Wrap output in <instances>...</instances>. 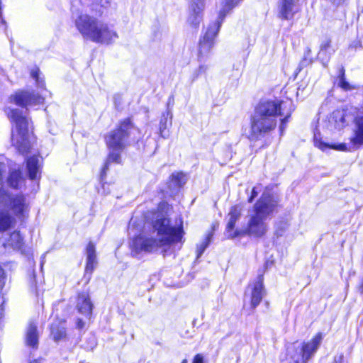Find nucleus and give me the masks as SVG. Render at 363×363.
Wrapping results in <instances>:
<instances>
[{
	"mask_svg": "<svg viewBox=\"0 0 363 363\" xmlns=\"http://www.w3.org/2000/svg\"><path fill=\"white\" fill-rule=\"evenodd\" d=\"M354 135L350 139L351 145L349 147L345 143L330 144L323 140L319 133L314 134V145L320 150L325 151L328 149H333L337 151H351L353 148H357L363 145V112L358 113L354 118Z\"/></svg>",
	"mask_w": 363,
	"mask_h": 363,
	"instance_id": "6e6552de",
	"label": "nucleus"
},
{
	"mask_svg": "<svg viewBox=\"0 0 363 363\" xmlns=\"http://www.w3.org/2000/svg\"><path fill=\"white\" fill-rule=\"evenodd\" d=\"M186 177L183 173H175L172 174L170 186H174V188L178 189L185 184Z\"/></svg>",
	"mask_w": 363,
	"mask_h": 363,
	"instance_id": "5701e85b",
	"label": "nucleus"
},
{
	"mask_svg": "<svg viewBox=\"0 0 363 363\" xmlns=\"http://www.w3.org/2000/svg\"><path fill=\"white\" fill-rule=\"evenodd\" d=\"M334 363H343V356L340 355L337 357H335Z\"/></svg>",
	"mask_w": 363,
	"mask_h": 363,
	"instance_id": "2f4dec72",
	"label": "nucleus"
},
{
	"mask_svg": "<svg viewBox=\"0 0 363 363\" xmlns=\"http://www.w3.org/2000/svg\"><path fill=\"white\" fill-rule=\"evenodd\" d=\"M26 342L28 346L33 347L37 346L38 345V337L37 333V327L33 323H30L27 329Z\"/></svg>",
	"mask_w": 363,
	"mask_h": 363,
	"instance_id": "aec40b11",
	"label": "nucleus"
},
{
	"mask_svg": "<svg viewBox=\"0 0 363 363\" xmlns=\"http://www.w3.org/2000/svg\"><path fill=\"white\" fill-rule=\"evenodd\" d=\"M11 100L18 106H27L42 104L44 99L38 94L21 91L12 96Z\"/></svg>",
	"mask_w": 363,
	"mask_h": 363,
	"instance_id": "9d476101",
	"label": "nucleus"
},
{
	"mask_svg": "<svg viewBox=\"0 0 363 363\" xmlns=\"http://www.w3.org/2000/svg\"><path fill=\"white\" fill-rule=\"evenodd\" d=\"M75 25L83 38L95 43L109 44L118 38L117 33L108 24L87 14L80 15Z\"/></svg>",
	"mask_w": 363,
	"mask_h": 363,
	"instance_id": "20e7f679",
	"label": "nucleus"
},
{
	"mask_svg": "<svg viewBox=\"0 0 363 363\" xmlns=\"http://www.w3.org/2000/svg\"><path fill=\"white\" fill-rule=\"evenodd\" d=\"M211 236L208 235L206 239L197 245L196 253L197 258H199L205 251L210 242Z\"/></svg>",
	"mask_w": 363,
	"mask_h": 363,
	"instance_id": "393cba45",
	"label": "nucleus"
},
{
	"mask_svg": "<svg viewBox=\"0 0 363 363\" xmlns=\"http://www.w3.org/2000/svg\"><path fill=\"white\" fill-rule=\"evenodd\" d=\"M86 325L85 321L82 318H77L76 320V325L78 329H82L84 328Z\"/></svg>",
	"mask_w": 363,
	"mask_h": 363,
	"instance_id": "c756f323",
	"label": "nucleus"
},
{
	"mask_svg": "<svg viewBox=\"0 0 363 363\" xmlns=\"http://www.w3.org/2000/svg\"><path fill=\"white\" fill-rule=\"evenodd\" d=\"M2 243L6 249L20 250L23 241L19 232L14 230L3 238Z\"/></svg>",
	"mask_w": 363,
	"mask_h": 363,
	"instance_id": "dca6fc26",
	"label": "nucleus"
},
{
	"mask_svg": "<svg viewBox=\"0 0 363 363\" xmlns=\"http://www.w3.org/2000/svg\"><path fill=\"white\" fill-rule=\"evenodd\" d=\"M293 111L291 101H266L259 103L251 118L248 138L257 141L269 135L277 128L278 117H280L279 130L282 133Z\"/></svg>",
	"mask_w": 363,
	"mask_h": 363,
	"instance_id": "f03ea898",
	"label": "nucleus"
},
{
	"mask_svg": "<svg viewBox=\"0 0 363 363\" xmlns=\"http://www.w3.org/2000/svg\"><path fill=\"white\" fill-rule=\"evenodd\" d=\"M93 303L88 293L83 292L78 294L76 301V308L79 313L86 319L89 320L92 315Z\"/></svg>",
	"mask_w": 363,
	"mask_h": 363,
	"instance_id": "ddd939ff",
	"label": "nucleus"
},
{
	"mask_svg": "<svg viewBox=\"0 0 363 363\" xmlns=\"http://www.w3.org/2000/svg\"><path fill=\"white\" fill-rule=\"evenodd\" d=\"M27 210L25 198L11 195L0 189V233L16 225V216H23Z\"/></svg>",
	"mask_w": 363,
	"mask_h": 363,
	"instance_id": "39448f33",
	"label": "nucleus"
},
{
	"mask_svg": "<svg viewBox=\"0 0 363 363\" xmlns=\"http://www.w3.org/2000/svg\"><path fill=\"white\" fill-rule=\"evenodd\" d=\"M86 264L85 268L86 273L91 274L97 265L96 255L95 250V245L93 242H89L86 249Z\"/></svg>",
	"mask_w": 363,
	"mask_h": 363,
	"instance_id": "a211bd4d",
	"label": "nucleus"
},
{
	"mask_svg": "<svg viewBox=\"0 0 363 363\" xmlns=\"http://www.w3.org/2000/svg\"><path fill=\"white\" fill-rule=\"evenodd\" d=\"M242 208H243L241 205H235L232 206L230 209V211L228 214V220L226 227L227 236L229 238H234L240 235H242V230H236L233 231V229L237 220H239L241 216Z\"/></svg>",
	"mask_w": 363,
	"mask_h": 363,
	"instance_id": "9b49d317",
	"label": "nucleus"
},
{
	"mask_svg": "<svg viewBox=\"0 0 363 363\" xmlns=\"http://www.w3.org/2000/svg\"><path fill=\"white\" fill-rule=\"evenodd\" d=\"M298 0H280L279 13L286 19L293 17L298 11Z\"/></svg>",
	"mask_w": 363,
	"mask_h": 363,
	"instance_id": "2eb2a0df",
	"label": "nucleus"
},
{
	"mask_svg": "<svg viewBox=\"0 0 363 363\" xmlns=\"http://www.w3.org/2000/svg\"><path fill=\"white\" fill-rule=\"evenodd\" d=\"M153 229L150 234L142 233L132 240L130 247L133 256L155 253L159 250L164 256L170 255L173 252V245L182 242V228L171 227L169 219L166 218H157L153 224Z\"/></svg>",
	"mask_w": 363,
	"mask_h": 363,
	"instance_id": "f257e3e1",
	"label": "nucleus"
},
{
	"mask_svg": "<svg viewBox=\"0 0 363 363\" xmlns=\"http://www.w3.org/2000/svg\"><path fill=\"white\" fill-rule=\"evenodd\" d=\"M322 335L317 334L311 341L303 344L301 349V357H294L295 361L298 363L302 362L306 363L307 361L315 353L322 341Z\"/></svg>",
	"mask_w": 363,
	"mask_h": 363,
	"instance_id": "1a4fd4ad",
	"label": "nucleus"
},
{
	"mask_svg": "<svg viewBox=\"0 0 363 363\" xmlns=\"http://www.w3.org/2000/svg\"><path fill=\"white\" fill-rule=\"evenodd\" d=\"M192 363H203V356L201 354H196Z\"/></svg>",
	"mask_w": 363,
	"mask_h": 363,
	"instance_id": "c85d7f7f",
	"label": "nucleus"
},
{
	"mask_svg": "<svg viewBox=\"0 0 363 363\" xmlns=\"http://www.w3.org/2000/svg\"><path fill=\"white\" fill-rule=\"evenodd\" d=\"M6 112L13 123L11 140L13 145L22 153L28 152L31 147V125L28 118L17 108H8Z\"/></svg>",
	"mask_w": 363,
	"mask_h": 363,
	"instance_id": "0eeeda50",
	"label": "nucleus"
},
{
	"mask_svg": "<svg viewBox=\"0 0 363 363\" xmlns=\"http://www.w3.org/2000/svg\"><path fill=\"white\" fill-rule=\"evenodd\" d=\"M261 191V186L260 185H258V186H255L252 190V194H251V196L248 199V201L249 202H252L253 201V199L257 196L258 194L259 193V191Z\"/></svg>",
	"mask_w": 363,
	"mask_h": 363,
	"instance_id": "bb28decb",
	"label": "nucleus"
},
{
	"mask_svg": "<svg viewBox=\"0 0 363 363\" xmlns=\"http://www.w3.org/2000/svg\"><path fill=\"white\" fill-rule=\"evenodd\" d=\"M348 118L346 110H336L332 113L328 118V128L330 130H340L345 126Z\"/></svg>",
	"mask_w": 363,
	"mask_h": 363,
	"instance_id": "4468645a",
	"label": "nucleus"
},
{
	"mask_svg": "<svg viewBox=\"0 0 363 363\" xmlns=\"http://www.w3.org/2000/svg\"><path fill=\"white\" fill-rule=\"evenodd\" d=\"M331 41L330 40H325L320 45V52L326 51L328 48L330 47Z\"/></svg>",
	"mask_w": 363,
	"mask_h": 363,
	"instance_id": "cd10ccee",
	"label": "nucleus"
},
{
	"mask_svg": "<svg viewBox=\"0 0 363 363\" xmlns=\"http://www.w3.org/2000/svg\"><path fill=\"white\" fill-rule=\"evenodd\" d=\"M30 363H38V362L36 360H33V361L30 362Z\"/></svg>",
	"mask_w": 363,
	"mask_h": 363,
	"instance_id": "f704fd0d",
	"label": "nucleus"
},
{
	"mask_svg": "<svg viewBox=\"0 0 363 363\" xmlns=\"http://www.w3.org/2000/svg\"><path fill=\"white\" fill-rule=\"evenodd\" d=\"M133 129L131 121L127 118L106 135L105 141L109 150V155L103 169L104 172L108 169L110 162H121V152L127 145L128 139Z\"/></svg>",
	"mask_w": 363,
	"mask_h": 363,
	"instance_id": "423d86ee",
	"label": "nucleus"
},
{
	"mask_svg": "<svg viewBox=\"0 0 363 363\" xmlns=\"http://www.w3.org/2000/svg\"><path fill=\"white\" fill-rule=\"evenodd\" d=\"M132 222H133V220H130V225H132Z\"/></svg>",
	"mask_w": 363,
	"mask_h": 363,
	"instance_id": "c9c22d12",
	"label": "nucleus"
},
{
	"mask_svg": "<svg viewBox=\"0 0 363 363\" xmlns=\"http://www.w3.org/2000/svg\"><path fill=\"white\" fill-rule=\"evenodd\" d=\"M182 363H188L187 359H184L182 362Z\"/></svg>",
	"mask_w": 363,
	"mask_h": 363,
	"instance_id": "72a5a7b5",
	"label": "nucleus"
},
{
	"mask_svg": "<svg viewBox=\"0 0 363 363\" xmlns=\"http://www.w3.org/2000/svg\"><path fill=\"white\" fill-rule=\"evenodd\" d=\"M4 284V270L0 267V289H1L3 287Z\"/></svg>",
	"mask_w": 363,
	"mask_h": 363,
	"instance_id": "7c9ffc66",
	"label": "nucleus"
},
{
	"mask_svg": "<svg viewBox=\"0 0 363 363\" xmlns=\"http://www.w3.org/2000/svg\"><path fill=\"white\" fill-rule=\"evenodd\" d=\"M51 334L55 342L65 340L66 338L67 334L64 324H52L51 326Z\"/></svg>",
	"mask_w": 363,
	"mask_h": 363,
	"instance_id": "412c9836",
	"label": "nucleus"
},
{
	"mask_svg": "<svg viewBox=\"0 0 363 363\" xmlns=\"http://www.w3.org/2000/svg\"><path fill=\"white\" fill-rule=\"evenodd\" d=\"M204 7V0H192L189 6L187 23L196 29L201 21V12Z\"/></svg>",
	"mask_w": 363,
	"mask_h": 363,
	"instance_id": "f8f14e48",
	"label": "nucleus"
},
{
	"mask_svg": "<svg viewBox=\"0 0 363 363\" xmlns=\"http://www.w3.org/2000/svg\"><path fill=\"white\" fill-rule=\"evenodd\" d=\"M40 159L38 156L33 155L27 160V169L31 179H35L40 174Z\"/></svg>",
	"mask_w": 363,
	"mask_h": 363,
	"instance_id": "6ab92c4d",
	"label": "nucleus"
},
{
	"mask_svg": "<svg viewBox=\"0 0 363 363\" xmlns=\"http://www.w3.org/2000/svg\"><path fill=\"white\" fill-rule=\"evenodd\" d=\"M38 70H37V69H36V70H32V72H31V76H32L33 78H35V79H37V78H38Z\"/></svg>",
	"mask_w": 363,
	"mask_h": 363,
	"instance_id": "473e14b6",
	"label": "nucleus"
},
{
	"mask_svg": "<svg viewBox=\"0 0 363 363\" xmlns=\"http://www.w3.org/2000/svg\"><path fill=\"white\" fill-rule=\"evenodd\" d=\"M167 128V118L163 117L160 123V133L162 138H166L168 136V134L166 133L165 130Z\"/></svg>",
	"mask_w": 363,
	"mask_h": 363,
	"instance_id": "a878e982",
	"label": "nucleus"
},
{
	"mask_svg": "<svg viewBox=\"0 0 363 363\" xmlns=\"http://www.w3.org/2000/svg\"><path fill=\"white\" fill-rule=\"evenodd\" d=\"M337 84L340 87H341L342 89L344 90H352L353 89H354V87L353 86H352L351 84H350L345 79V69L343 68H342L340 70V76H339V79H338V82H337Z\"/></svg>",
	"mask_w": 363,
	"mask_h": 363,
	"instance_id": "b1692460",
	"label": "nucleus"
},
{
	"mask_svg": "<svg viewBox=\"0 0 363 363\" xmlns=\"http://www.w3.org/2000/svg\"><path fill=\"white\" fill-rule=\"evenodd\" d=\"M278 199L274 196L264 193L255 203L252 211H249L246 228L242 230V235L247 234L256 238L264 236L268 230L266 220L277 209Z\"/></svg>",
	"mask_w": 363,
	"mask_h": 363,
	"instance_id": "7ed1b4c3",
	"label": "nucleus"
},
{
	"mask_svg": "<svg viewBox=\"0 0 363 363\" xmlns=\"http://www.w3.org/2000/svg\"><path fill=\"white\" fill-rule=\"evenodd\" d=\"M264 296L262 279L259 277L257 281L253 284L251 291V306L253 308L257 307Z\"/></svg>",
	"mask_w": 363,
	"mask_h": 363,
	"instance_id": "f3484780",
	"label": "nucleus"
},
{
	"mask_svg": "<svg viewBox=\"0 0 363 363\" xmlns=\"http://www.w3.org/2000/svg\"><path fill=\"white\" fill-rule=\"evenodd\" d=\"M22 182V177L21 172L20 170L12 171L10 173L9 177L8 179L9 184L13 187L17 188Z\"/></svg>",
	"mask_w": 363,
	"mask_h": 363,
	"instance_id": "4be33fe9",
	"label": "nucleus"
}]
</instances>
